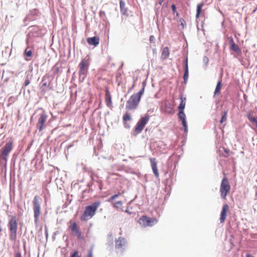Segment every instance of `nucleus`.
<instances>
[{"label": "nucleus", "instance_id": "nucleus-1", "mask_svg": "<svg viewBox=\"0 0 257 257\" xmlns=\"http://www.w3.org/2000/svg\"><path fill=\"white\" fill-rule=\"evenodd\" d=\"M145 87L140 90V91L137 93L132 95L128 100L126 101V109L127 110L135 109L141 98L142 95L144 93Z\"/></svg>", "mask_w": 257, "mask_h": 257}, {"label": "nucleus", "instance_id": "nucleus-2", "mask_svg": "<svg viewBox=\"0 0 257 257\" xmlns=\"http://www.w3.org/2000/svg\"><path fill=\"white\" fill-rule=\"evenodd\" d=\"M99 201L93 203L90 205L86 207L83 215L81 217L82 220H86L88 218H91L94 215L95 212L100 206Z\"/></svg>", "mask_w": 257, "mask_h": 257}, {"label": "nucleus", "instance_id": "nucleus-3", "mask_svg": "<svg viewBox=\"0 0 257 257\" xmlns=\"http://www.w3.org/2000/svg\"><path fill=\"white\" fill-rule=\"evenodd\" d=\"M42 199L38 195L35 196L33 200V207L35 224H37L41 215V203Z\"/></svg>", "mask_w": 257, "mask_h": 257}, {"label": "nucleus", "instance_id": "nucleus-4", "mask_svg": "<svg viewBox=\"0 0 257 257\" xmlns=\"http://www.w3.org/2000/svg\"><path fill=\"white\" fill-rule=\"evenodd\" d=\"M10 230V238L12 241H15L17 238V231L18 229V222L16 217L12 216L8 223Z\"/></svg>", "mask_w": 257, "mask_h": 257}, {"label": "nucleus", "instance_id": "nucleus-5", "mask_svg": "<svg viewBox=\"0 0 257 257\" xmlns=\"http://www.w3.org/2000/svg\"><path fill=\"white\" fill-rule=\"evenodd\" d=\"M14 146V141L12 139L7 142L4 147L0 151V159L7 161L10 153L11 152Z\"/></svg>", "mask_w": 257, "mask_h": 257}, {"label": "nucleus", "instance_id": "nucleus-6", "mask_svg": "<svg viewBox=\"0 0 257 257\" xmlns=\"http://www.w3.org/2000/svg\"><path fill=\"white\" fill-rule=\"evenodd\" d=\"M149 119L150 116L148 114H146L144 116H143L140 118L134 128V135L135 136L138 135L143 130L145 126L148 123Z\"/></svg>", "mask_w": 257, "mask_h": 257}, {"label": "nucleus", "instance_id": "nucleus-7", "mask_svg": "<svg viewBox=\"0 0 257 257\" xmlns=\"http://www.w3.org/2000/svg\"><path fill=\"white\" fill-rule=\"evenodd\" d=\"M230 185L228 179L226 177L224 176L222 180L220 187V196L222 199L226 198L227 194L230 191Z\"/></svg>", "mask_w": 257, "mask_h": 257}, {"label": "nucleus", "instance_id": "nucleus-8", "mask_svg": "<svg viewBox=\"0 0 257 257\" xmlns=\"http://www.w3.org/2000/svg\"><path fill=\"white\" fill-rule=\"evenodd\" d=\"M90 65L89 59H82L79 64V76L83 75V77H86L88 70V68Z\"/></svg>", "mask_w": 257, "mask_h": 257}, {"label": "nucleus", "instance_id": "nucleus-9", "mask_svg": "<svg viewBox=\"0 0 257 257\" xmlns=\"http://www.w3.org/2000/svg\"><path fill=\"white\" fill-rule=\"evenodd\" d=\"M158 222L155 218H149L146 216H142L139 219V223L145 227L152 226Z\"/></svg>", "mask_w": 257, "mask_h": 257}, {"label": "nucleus", "instance_id": "nucleus-10", "mask_svg": "<svg viewBox=\"0 0 257 257\" xmlns=\"http://www.w3.org/2000/svg\"><path fill=\"white\" fill-rule=\"evenodd\" d=\"M47 118V116L45 113H43L41 114L38 119V122L36 124V126L40 132L42 131L43 130L45 126V124Z\"/></svg>", "mask_w": 257, "mask_h": 257}, {"label": "nucleus", "instance_id": "nucleus-11", "mask_svg": "<svg viewBox=\"0 0 257 257\" xmlns=\"http://www.w3.org/2000/svg\"><path fill=\"white\" fill-rule=\"evenodd\" d=\"M229 206L226 203L223 205L219 218L221 223H223L224 222L227 217V213L229 210Z\"/></svg>", "mask_w": 257, "mask_h": 257}, {"label": "nucleus", "instance_id": "nucleus-12", "mask_svg": "<svg viewBox=\"0 0 257 257\" xmlns=\"http://www.w3.org/2000/svg\"><path fill=\"white\" fill-rule=\"evenodd\" d=\"M178 117L181 120L183 126L184 127V132L186 133L188 132V126L187 121L186 120V115L183 110H179L178 113Z\"/></svg>", "mask_w": 257, "mask_h": 257}, {"label": "nucleus", "instance_id": "nucleus-13", "mask_svg": "<svg viewBox=\"0 0 257 257\" xmlns=\"http://www.w3.org/2000/svg\"><path fill=\"white\" fill-rule=\"evenodd\" d=\"M126 244L125 239L122 237H119L117 239H115V247L117 249L122 248Z\"/></svg>", "mask_w": 257, "mask_h": 257}, {"label": "nucleus", "instance_id": "nucleus-14", "mask_svg": "<svg viewBox=\"0 0 257 257\" xmlns=\"http://www.w3.org/2000/svg\"><path fill=\"white\" fill-rule=\"evenodd\" d=\"M229 48L230 49L238 53L240 52V50L237 45L235 44L232 37L229 38Z\"/></svg>", "mask_w": 257, "mask_h": 257}, {"label": "nucleus", "instance_id": "nucleus-15", "mask_svg": "<svg viewBox=\"0 0 257 257\" xmlns=\"http://www.w3.org/2000/svg\"><path fill=\"white\" fill-rule=\"evenodd\" d=\"M87 42L90 45L96 46L99 44V38L96 36L90 37L87 39Z\"/></svg>", "mask_w": 257, "mask_h": 257}, {"label": "nucleus", "instance_id": "nucleus-16", "mask_svg": "<svg viewBox=\"0 0 257 257\" xmlns=\"http://www.w3.org/2000/svg\"><path fill=\"white\" fill-rule=\"evenodd\" d=\"M105 100L107 106L109 107H111L112 105L111 96L107 89L105 90Z\"/></svg>", "mask_w": 257, "mask_h": 257}, {"label": "nucleus", "instance_id": "nucleus-17", "mask_svg": "<svg viewBox=\"0 0 257 257\" xmlns=\"http://www.w3.org/2000/svg\"><path fill=\"white\" fill-rule=\"evenodd\" d=\"M219 152L222 156L226 158L228 157L232 154V152L224 147L220 148Z\"/></svg>", "mask_w": 257, "mask_h": 257}, {"label": "nucleus", "instance_id": "nucleus-18", "mask_svg": "<svg viewBox=\"0 0 257 257\" xmlns=\"http://www.w3.org/2000/svg\"><path fill=\"white\" fill-rule=\"evenodd\" d=\"M189 76V72H188V59L187 58L186 59L185 61V72L183 76L184 82L185 83H186L188 78Z\"/></svg>", "mask_w": 257, "mask_h": 257}, {"label": "nucleus", "instance_id": "nucleus-19", "mask_svg": "<svg viewBox=\"0 0 257 257\" xmlns=\"http://www.w3.org/2000/svg\"><path fill=\"white\" fill-rule=\"evenodd\" d=\"M170 51L168 47H164L162 50L161 58L163 60L166 59L169 56Z\"/></svg>", "mask_w": 257, "mask_h": 257}, {"label": "nucleus", "instance_id": "nucleus-20", "mask_svg": "<svg viewBox=\"0 0 257 257\" xmlns=\"http://www.w3.org/2000/svg\"><path fill=\"white\" fill-rule=\"evenodd\" d=\"M247 117L250 122L253 123L257 127V117H255L252 112H249L247 114Z\"/></svg>", "mask_w": 257, "mask_h": 257}, {"label": "nucleus", "instance_id": "nucleus-21", "mask_svg": "<svg viewBox=\"0 0 257 257\" xmlns=\"http://www.w3.org/2000/svg\"><path fill=\"white\" fill-rule=\"evenodd\" d=\"M132 120V117L130 115V113L128 112H126L122 117V120L123 122V124L125 127H126L127 123L126 122L127 121Z\"/></svg>", "mask_w": 257, "mask_h": 257}, {"label": "nucleus", "instance_id": "nucleus-22", "mask_svg": "<svg viewBox=\"0 0 257 257\" xmlns=\"http://www.w3.org/2000/svg\"><path fill=\"white\" fill-rule=\"evenodd\" d=\"M120 12L122 15H126L127 12V10L125 8V3L123 1H120L119 2Z\"/></svg>", "mask_w": 257, "mask_h": 257}, {"label": "nucleus", "instance_id": "nucleus-23", "mask_svg": "<svg viewBox=\"0 0 257 257\" xmlns=\"http://www.w3.org/2000/svg\"><path fill=\"white\" fill-rule=\"evenodd\" d=\"M181 102L178 106V109L179 110H183L185 108L186 105V98L184 97L183 96H181L180 97Z\"/></svg>", "mask_w": 257, "mask_h": 257}, {"label": "nucleus", "instance_id": "nucleus-24", "mask_svg": "<svg viewBox=\"0 0 257 257\" xmlns=\"http://www.w3.org/2000/svg\"><path fill=\"white\" fill-rule=\"evenodd\" d=\"M221 79L218 81L214 91V95H219L220 93V90L222 87Z\"/></svg>", "mask_w": 257, "mask_h": 257}, {"label": "nucleus", "instance_id": "nucleus-25", "mask_svg": "<svg viewBox=\"0 0 257 257\" xmlns=\"http://www.w3.org/2000/svg\"><path fill=\"white\" fill-rule=\"evenodd\" d=\"M70 225L69 226V229L73 232H75L79 228L77 227V225L75 222H73L72 220L70 221Z\"/></svg>", "mask_w": 257, "mask_h": 257}, {"label": "nucleus", "instance_id": "nucleus-26", "mask_svg": "<svg viewBox=\"0 0 257 257\" xmlns=\"http://www.w3.org/2000/svg\"><path fill=\"white\" fill-rule=\"evenodd\" d=\"M152 168L156 177H159V174L157 169V164L155 162H152Z\"/></svg>", "mask_w": 257, "mask_h": 257}, {"label": "nucleus", "instance_id": "nucleus-27", "mask_svg": "<svg viewBox=\"0 0 257 257\" xmlns=\"http://www.w3.org/2000/svg\"><path fill=\"white\" fill-rule=\"evenodd\" d=\"M203 6H204L203 3H200L197 5V10H196L197 12H196V18H198L199 17L201 12L202 8L203 7Z\"/></svg>", "mask_w": 257, "mask_h": 257}, {"label": "nucleus", "instance_id": "nucleus-28", "mask_svg": "<svg viewBox=\"0 0 257 257\" xmlns=\"http://www.w3.org/2000/svg\"><path fill=\"white\" fill-rule=\"evenodd\" d=\"M113 206L117 209H122V203L121 201L116 202L113 203Z\"/></svg>", "mask_w": 257, "mask_h": 257}, {"label": "nucleus", "instance_id": "nucleus-29", "mask_svg": "<svg viewBox=\"0 0 257 257\" xmlns=\"http://www.w3.org/2000/svg\"><path fill=\"white\" fill-rule=\"evenodd\" d=\"M227 111H224L222 113L221 119L220 121V123H222L223 122L227 120Z\"/></svg>", "mask_w": 257, "mask_h": 257}, {"label": "nucleus", "instance_id": "nucleus-30", "mask_svg": "<svg viewBox=\"0 0 257 257\" xmlns=\"http://www.w3.org/2000/svg\"><path fill=\"white\" fill-rule=\"evenodd\" d=\"M121 194L120 193H118L117 194H115L114 195H112V196H111L108 200V202H112L113 200H114L115 199H116V198H117L119 196H120Z\"/></svg>", "mask_w": 257, "mask_h": 257}, {"label": "nucleus", "instance_id": "nucleus-31", "mask_svg": "<svg viewBox=\"0 0 257 257\" xmlns=\"http://www.w3.org/2000/svg\"><path fill=\"white\" fill-rule=\"evenodd\" d=\"M24 54L26 56L30 57L32 55V51L31 50H28L27 48L26 49Z\"/></svg>", "mask_w": 257, "mask_h": 257}, {"label": "nucleus", "instance_id": "nucleus-32", "mask_svg": "<svg viewBox=\"0 0 257 257\" xmlns=\"http://www.w3.org/2000/svg\"><path fill=\"white\" fill-rule=\"evenodd\" d=\"M93 248L91 247L88 250L87 257H93Z\"/></svg>", "mask_w": 257, "mask_h": 257}, {"label": "nucleus", "instance_id": "nucleus-33", "mask_svg": "<svg viewBox=\"0 0 257 257\" xmlns=\"http://www.w3.org/2000/svg\"><path fill=\"white\" fill-rule=\"evenodd\" d=\"M76 235L77 236L78 238L79 239L82 238L81 237V232L78 229L76 232H75Z\"/></svg>", "mask_w": 257, "mask_h": 257}, {"label": "nucleus", "instance_id": "nucleus-34", "mask_svg": "<svg viewBox=\"0 0 257 257\" xmlns=\"http://www.w3.org/2000/svg\"><path fill=\"white\" fill-rule=\"evenodd\" d=\"M99 15L101 18H105V13L104 11H100L99 13Z\"/></svg>", "mask_w": 257, "mask_h": 257}, {"label": "nucleus", "instance_id": "nucleus-35", "mask_svg": "<svg viewBox=\"0 0 257 257\" xmlns=\"http://www.w3.org/2000/svg\"><path fill=\"white\" fill-rule=\"evenodd\" d=\"M171 8L172 9V11H173V12L174 14L175 13H177V15H178V14L177 13V11H176V6L175 5L173 4L172 6H171Z\"/></svg>", "mask_w": 257, "mask_h": 257}, {"label": "nucleus", "instance_id": "nucleus-36", "mask_svg": "<svg viewBox=\"0 0 257 257\" xmlns=\"http://www.w3.org/2000/svg\"><path fill=\"white\" fill-rule=\"evenodd\" d=\"M70 257H80L79 256L78 251H75L72 254H71Z\"/></svg>", "mask_w": 257, "mask_h": 257}, {"label": "nucleus", "instance_id": "nucleus-37", "mask_svg": "<svg viewBox=\"0 0 257 257\" xmlns=\"http://www.w3.org/2000/svg\"><path fill=\"white\" fill-rule=\"evenodd\" d=\"M179 22L181 23V25L183 27H184V25H185V24H186V22H185V20L181 18L179 20Z\"/></svg>", "mask_w": 257, "mask_h": 257}, {"label": "nucleus", "instance_id": "nucleus-38", "mask_svg": "<svg viewBox=\"0 0 257 257\" xmlns=\"http://www.w3.org/2000/svg\"><path fill=\"white\" fill-rule=\"evenodd\" d=\"M47 85V83L46 82H43L42 86L41 88L42 89L43 91L44 90V89L46 88Z\"/></svg>", "mask_w": 257, "mask_h": 257}, {"label": "nucleus", "instance_id": "nucleus-39", "mask_svg": "<svg viewBox=\"0 0 257 257\" xmlns=\"http://www.w3.org/2000/svg\"><path fill=\"white\" fill-rule=\"evenodd\" d=\"M30 82L28 78L26 79L25 81V86H27V85H28L30 84Z\"/></svg>", "mask_w": 257, "mask_h": 257}, {"label": "nucleus", "instance_id": "nucleus-40", "mask_svg": "<svg viewBox=\"0 0 257 257\" xmlns=\"http://www.w3.org/2000/svg\"><path fill=\"white\" fill-rule=\"evenodd\" d=\"M15 257H22L21 253L20 252H16Z\"/></svg>", "mask_w": 257, "mask_h": 257}, {"label": "nucleus", "instance_id": "nucleus-41", "mask_svg": "<svg viewBox=\"0 0 257 257\" xmlns=\"http://www.w3.org/2000/svg\"><path fill=\"white\" fill-rule=\"evenodd\" d=\"M150 42H153L155 40V37L154 36H151L150 37Z\"/></svg>", "mask_w": 257, "mask_h": 257}, {"label": "nucleus", "instance_id": "nucleus-42", "mask_svg": "<svg viewBox=\"0 0 257 257\" xmlns=\"http://www.w3.org/2000/svg\"><path fill=\"white\" fill-rule=\"evenodd\" d=\"M164 1V0H159V4L161 5Z\"/></svg>", "mask_w": 257, "mask_h": 257}, {"label": "nucleus", "instance_id": "nucleus-43", "mask_svg": "<svg viewBox=\"0 0 257 257\" xmlns=\"http://www.w3.org/2000/svg\"><path fill=\"white\" fill-rule=\"evenodd\" d=\"M246 257H254V256H252V255L250 254H247L246 255Z\"/></svg>", "mask_w": 257, "mask_h": 257}]
</instances>
